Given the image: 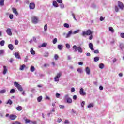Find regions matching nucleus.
I'll return each instance as SVG.
<instances>
[{"instance_id":"nucleus-41","label":"nucleus","mask_w":124,"mask_h":124,"mask_svg":"<svg viewBox=\"0 0 124 124\" xmlns=\"http://www.w3.org/2000/svg\"><path fill=\"white\" fill-rule=\"evenodd\" d=\"M10 93H15V89H11L10 91Z\"/></svg>"},{"instance_id":"nucleus-59","label":"nucleus","mask_w":124,"mask_h":124,"mask_svg":"<svg viewBox=\"0 0 124 124\" xmlns=\"http://www.w3.org/2000/svg\"><path fill=\"white\" fill-rule=\"evenodd\" d=\"M60 7H61V8H64V5H63V4H60Z\"/></svg>"},{"instance_id":"nucleus-27","label":"nucleus","mask_w":124,"mask_h":124,"mask_svg":"<svg viewBox=\"0 0 124 124\" xmlns=\"http://www.w3.org/2000/svg\"><path fill=\"white\" fill-rule=\"evenodd\" d=\"M30 52L32 55H35V51L33 50V48L31 49Z\"/></svg>"},{"instance_id":"nucleus-33","label":"nucleus","mask_w":124,"mask_h":124,"mask_svg":"<svg viewBox=\"0 0 124 124\" xmlns=\"http://www.w3.org/2000/svg\"><path fill=\"white\" fill-rule=\"evenodd\" d=\"M57 41H58V39H57V38H54L53 40V44H56Z\"/></svg>"},{"instance_id":"nucleus-50","label":"nucleus","mask_w":124,"mask_h":124,"mask_svg":"<svg viewBox=\"0 0 124 124\" xmlns=\"http://www.w3.org/2000/svg\"><path fill=\"white\" fill-rule=\"evenodd\" d=\"M9 18L10 19H13V15L12 14L9 15Z\"/></svg>"},{"instance_id":"nucleus-10","label":"nucleus","mask_w":124,"mask_h":124,"mask_svg":"<svg viewBox=\"0 0 124 124\" xmlns=\"http://www.w3.org/2000/svg\"><path fill=\"white\" fill-rule=\"evenodd\" d=\"M30 9H34L35 8V4L34 3H31L29 5Z\"/></svg>"},{"instance_id":"nucleus-42","label":"nucleus","mask_w":124,"mask_h":124,"mask_svg":"<svg viewBox=\"0 0 124 124\" xmlns=\"http://www.w3.org/2000/svg\"><path fill=\"white\" fill-rule=\"evenodd\" d=\"M66 47L67 49H70V45H69V44H66Z\"/></svg>"},{"instance_id":"nucleus-19","label":"nucleus","mask_w":124,"mask_h":124,"mask_svg":"<svg viewBox=\"0 0 124 124\" xmlns=\"http://www.w3.org/2000/svg\"><path fill=\"white\" fill-rule=\"evenodd\" d=\"M53 5L55 7H59V4H58V3H57V1H53Z\"/></svg>"},{"instance_id":"nucleus-28","label":"nucleus","mask_w":124,"mask_h":124,"mask_svg":"<svg viewBox=\"0 0 124 124\" xmlns=\"http://www.w3.org/2000/svg\"><path fill=\"white\" fill-rule=\"evenodd\" d=\"M98 61H99V57L97 56L94 58V62H98Z\"/></svg>"},{"instance_id":"nucleus-17","label":"nucleus","mask_w":124,"mask_h":124,"mask_svg":"<svg viewBox=\"0 0 124 124\" xmlns=\"http://www.w3.org/2000/svg\"><path fill=\"white\" fill-rule=\"evenodd\" d=\"M85 71L87 74H88V75H90V74H91V70L90 69V68H89V67H86Z\"/></svg>"},{"instance_id":"nucleus-62","label":"nucleus","mask_w":124,"mask_h":124,"mask_svg":"<svg viewBox=\"0 0 124 124\" xmlns=\"http://www.w3.org/2000/svg\"><path fill=\"white\" fill-rule=\"evenodd\" d=\"M103 20H104V18H103V17L101 16L100 17V21H103Z\"/></svg>"},{"instance_id":"nucleus-5","label":"nucleus","mask_w":124,"mask_h":124,"mask_svg":"<svg viewBox=\"0 0 124 124\" xmlns=\"http://www.w3.org/2000/svg\"><path fill=\"white\" fill-rule=\"evenodd\" d=\"M62 76V73H57V75L56 77L54 78V80L55 82H59V78Z\"/></svg>"},{"instance_id":"nucleus-58","label":"nucleus","mask_w":124,"mask_h":124,"mask_svg":"<svg viewBox=\"0 0 124 124\" xmlns=\"http://www.w3.org/2000/svg\"><path fill=\"white\" fill-rule=\"evenodd\" d=\"M94 54H98L99 53V51H98V50H95L94 51Z\"/></svg>"},{"instance_id":"nucleus-53","label":"nucleus","mask_w":124,"mask_h":124,"mask_svg":"<svg viewBox=\"0 0 124 124\" xmlns=\"http://www.w3.org/2000/svg\"><path fill=\"white\" fill-rule=\"evenodd\" d=\"M49 56V53L48 52H46L45 53V55H44V57H48Z\"/></svg>"},{"instance_id":"nucleus-54","label":"nucleus","mask_w":124,"mask_h":124,"mask_svg":"<svg viewBox=\"0 0 124 124\" xmlns=\"http://www.w3.org/2000/svg\"><path fill=\"white\" fill-rule=\"evenodd\" d=\"M58 3H62V0H56Z\"/></svg>"},{"instance_id":"nucleus-8","label":"nucleus","mask_w":124,"mask_h":124,"mask_svg":"<svg viewBox=\"0 0 124 124\" xmlns=\"http://www.w3.org/2000/svg\"><path fill=\"white\" fill-rule=\"evenodd\" d=\"M79 93H80V94L81 95H83V96L86 95V94H87V93H85V92L84 91V89H83V88H81V89H80Z\"/></svg>"},{"instance_id":"nucleus-31","label":"nucleus","mask_w":124,"mask_h":124,"mask_svg":"<svg viewBox=\"0 0 124 124\" xmlns=\"http://www.w3.org/2000/svg\"><path fill=\"white\" fill-rule=\"evenodd\" d=\"M12 124H22V123L19 121H16L13 122Z\"/></svg>"},{"instance_id":"nucleus-56","label":"nucleus","mask_w":124,"mask_h":124,"mask_svg":"<svg viewBox=\"0 0 124 124\" xmlns=\"http://www.w3.org/2000/svg\"><path fill=\"white\" fill-rule=\"evenodd\" d=\"M81 105L82 107H84L85 106V101H82V102L81 103Z\"/></svg>"},{"instance_id":"nucleus-11","label":"nucleus","mask_w":124,"mask_h":124,"mask_svg":"<svg viewBox=\"0 0 124 124\" xmlns=\"http://www.w3.org/2000/svg\"><path fill=\"white\" fill-rule=\"evenodd\" d=\"M6 32L8 35H12V32H11V29H10V28H8L7 29Z\"/></svg>"},{"instance_id":"nucleus-40","label":"nucleus","mask_w":124,"mask_h":124,"mask_svg":"<svg viewBox=\"0 0 124 124\" xmlns=\"http://www.w3.org/2000/svg\"><path fill=\"white\" fill-rule=\"evenodd\" d=\"M72 16L73 19H74V20H75V21H77L76 17H75V15L74 13L72 14Z\"/></svg>"},{"instance_id":"nucleus-23","label":"nucleus","mask_w":124,"mask_h":124,"mask_svg":"<svg viewBox=\"0 0 124 124\" xmlns=\"http://www.w3.org/2000/svg\"><path fill=\"white\" fill-rule=\"evenodd\" d=\"M0 5L1 6L4 5V0H0Z\"/></svg>"},{"instance_id":"nucleus-49","label":"nucleus","mask_w":124,"mask_h":124,"mask_svg":"<svg viewBox=\"0 0 124 124\" xmlns=\"http://www.w3.org/2000/svg\"><path fill=\"white\" fill-rule=\"evenodd\" d=\"M45 99H46L47 100H50V97H49V96H48V95H46Z\"/></svg>"},{"instance_id":"nucleus-32","label":"nucleus","mask_w":124,"mask_h":124,"mask_svg":"<svg viewBox=\"0 0 124 124\" xmlns=\"http://www.w3.org/2000/svg\"><path fill=\"white\" fill-rule=\"evenodd\" d=\"M6 103V104H9L10 105H11V104H12V101H11L10 99H9L8 102Z\"/></svg>"},{"instance_id":"nucleus-9","label":"nucleus","mask_w":124,"mask_h":124,"mask_svg":"<svg viewBox=\"0 0 124 124\" xmlns=\"http://www.w3.org/2000/svg\"><path fill=\"white\" fill-rule=\"evenodd\" d=\"M68 95L65 96V98L66 99L67 103H71L72 102V99L70 98H68Z\"/></svg>"},{"instance_id":"nucleus-2","label":"nucleus","mask_w":124,"mask_h":124,"mask_svg":"<svg viewBox=\"0 0 124 124\" xmlns=\"http://www.w3.org/2000/svg\"><path fill=\"white\" fill-rule=\"evenodd\" d=\"M14 86L16 87L18 89V91H20V92H23V88L22 87V86L20 85V84L18 83L17 82L15 81L14 82Z\"/></svg>"},{"instance_id":"nucleus-55","label":"nucleus","mask_w":124,"mask_h":124,"mask_svg":"<svg viewBox=\"0 0 124 124\" xmlns=\"http://www.w3.org/2000/svg\"><path fill=\"white\" fill-rule=\"evenodd\" d=\"M120 36L122 37V38H124V33H121L120 34Z\"/></svg>"},{"instance_id":"nucleus-25","label":"nucleus","mask_w":124,"mask_h":124,"mask_svg":"<svg viewBox=\"0 0 124 124\" xmlns=\"http://www.w3.org/2000/svg\"><path fill=\"white\" fill-rule=\"evenodd\" d=\"M41 100H42V96H40L37 98L38 102H41Z\"/></svg>"},{"instance_id":"nucleus-21","label":"nucleus","mask_w":124,"mask_h":124,"mask_svg":"<svg viewBox=\"0 0 124 124\" xmlns=\"http://www.w3.org/2000/svg\"><path fill=\"white\" fill-rule=\"evenodd\" d=\"M16 110L17 111H22L23 110V108H22V106H19L16 107Z\"/></svg>"},{"instance_id":"nucleus-51","label":"nucleus","mask_w":124,"mask_h":124,"mask_svg":"<svg viewBox=\"0 0 124 124\" xmlns=\"http://www.w3.org/2000/svg\"><path fill=\"white\" fill-rule=\"evenodd\" d=\"M71 92L73 93V92H75V88L74 87L71 88Z\"/></svg>"},{"instance_id":"nucleus-13","label":"nucleus","mask_w":124,"mask_h":124,"mask_svg":"<svg viewBox=\"0 0 124 124\" xmlns=\"http://www.w3.org/2000/svg\"><path fill=\"white\" fill-rule=\"evenodd\" d=\"M7 71H8L7 67H6V66H4L3 74H4V75H5V74H6V73L7 72Z\"/></svg>"},{"instance_id":"nucleus-38","label":"nucleus","mask_w":124,"mask_h":124,"mask_svg":"<svg viewBox=\"0 0 124 124\" xmlns=\"http://www.w3.org/2000/svg\"><path fill=\"white\" fill-rule=\"evenodd\" d=\"M64 27L65 28H69V24H68L67 23H64Z\"/></svg>"},{"instance_id":"nucleus-29","label":"nucleus","mask_w":124,"mask_h":124,"mask_svg":"<svg viewBox=\"0 0 124 124\" xmlns=\"http://www.w3.org/2000/svg\"><path fill=\"white\" fill-rule=\"evenodd\" d=\"M47 30H48V25L45 24V25L44 26L45 31H47Z\"/></svg>"},{"instance_id":"nucleus-57","label":"nucleus","mask_w":124,"mask_h":124,"mask_svg":"<svg viewBox=\"0 0 124 124\" xmlns=\"http://www.w3.org/2000/svg\"><path fill=\"white\" fill-rule=\"evenodd\" d=\"M73 99H74V100H76V99H77V96H76V95H74Z\"/></svg>"},{"instance_id":"nucleus-39","label":"nucleus","mask_w":124,"mask_h":124,"mask_svg":"<svg viewBox=\"0 0 124 124\" xmlns=\"http://www.w3.org/2000/svg\"><path fill=\"white\" fill-rule=\"evenodd\" d=\"M54 58L56 60V61H57L58 59H59V55H58V54H55L54 55Z\"/></svg>"},{"instance_id":"nucleus-12","label":"nucleus","mask_w":124,"mask_h":124,"mask_svg":"<svg viewBox=\"0 0 124 124\" xmlns=\"http://www.w3.org/2000/svg\"><path fill=\"white\" fill-rule=\"evenodd\" d=\"M15 57L16 59H20V60L21 59V56H20V54H19V53H18V52H15Z\"/></svg>"},{"instance_id":"nucleus-30","label":"nucleus","mask_w":124,"mask_h":124,"mask_svg":"<svg viewBox=\"0 0 124 124\" xmlns=\"http://www.w3.org/2000/svg\"><path fill=\"white\" fill-rule=\"evenodd\" d=\"M6 93V90L5 89H3L0 91V94L4 93Z\"/></svg>"},{"instance_id":"nucleus-26","label":"nucleus","mask_w":124,"mask_h":124,"mask_svg":"<svg viewBox=\"0 0 124 124\" xmlns=\"http://www.w3.org/2000/svg\"><path fill=\"white\" fill-rule=\"evenodd\" d=\"M25 67H26V65L25 64H23L22 65H21L20 67V70H24Z\"/></svg>"},{"instance_id":"nucleus-47","label":"nucleus","mask_w":124,"mask_h":124,"mask_svg":"<svg viewBox=\"0 0 124 124\" xmlns=\"http://www.w3.org/2000/svg\"><path fill=\"white\" fill-rule=\"evenodd\" d=\"M77 71H78V72H79V73H81L82 72V69L78 68L77 69Z\"/></svg>"},{"instance_id":"nucleus-43","label":"nucleus","mask_w":124,"mask_h":124,"mask_svg":"<svg viewBox=\"0 0 124 124\" xmlns=\"http://www.w3.org/2000/svg\"><path fill=\"white\" fill-rule=\"evenodd\" d=\"M25 121L26 124H27V123H31V120H30V119H26Z\"/></svg>"},{"instance_id":"nucleus-24","label":"nucleus","mask_w":124,"mask_h":124,"mask_svg":"<svg viewBox=\"0 0 124 124\" xmlns=\"http://www.w3.org/2000/svg\"><path fill=\"white\" fill-rule=\"evenodd\" d=\"M99 68H100L101 69H103V68H104V64H103V63H100L99 65Z\"/></svg>"},{"instance_id":"nucleus-63","label":"nucleus","mask_w":124,"mask_h":124,"mask_svg":"<svg viewBox=\"0 0 124 124\" xmlns=\"http://www.w3.org/2000/svg\"><path fill=\"white\" fill-rule=\"evenodd\" d=\"M120 47L121 49H123V48H124V45L120 44Z\"/></svg>"},{"instance_id":"nucleus-52","label":"nucleus","mask_w":124,"mask_h":124,"mask_svg":"<svg viewBox=\"0 0 124 124\" xmlns=\"http://www.w3.org/2000/svg\"><path fill=\"white\" fill-rule=\"evenodd\" d=\"M13 61H14L13 58H11L9 60V62H10V63H12V62H13Z\"/></svg>"},{"instance_id":"nucleus-20","label":"nucleus","mask_w":124,"mask_h":124,"mask_svg":"<svg viewBox=\"0 0 124 124\" xmlns=\"http://www.w3.org/2000/svg\"><path fill=\"white\" fill-rule=\"evenodd\" d=\"M46 46H47V43H43L42 45L39 46V47L41 48V47H46Z\"/></svg>"},{"instance_id":"nucleus-35","label":"nucleus","mask_w":124,"mask_h":124,"mask_svg":"<svg viewBox=\"0 0 124 124\" xmlns=\"http://www.w3.org/2000/svg\"><path fill=\"white\" fill-rule=\"evenodd\" d=\"M4 43H5L4 40H2L0 42V44L1 46H4Z\"/></svg>"},{"instance_id":"nucleus-22","label":"nucleus","mask_w":124,"mask_h":124,"mask_svg":"<svg viewBox=\"0 0 124 124\" xmlns=\"http://www.w3.org/2000/svg\"><path fill=\"white\" fill-rule=\"evenodd\" d=\"M108 29H109V31H111V32H112V33L113 32H114L115 30H114V28H113V27H110L108 28Z\"/></svg>"},{"instance_id":"nucleus-1","label":"nucleus","mask_w":124,"mask_h":124,"mask_svg":"<svg viewBox=\"0 0 124 124\" xmlns=\"http://www.w3.org/2000/svg\"><path fill=\"white\" fill-rule=\"evenodd\" d=\"M73 49L74 50V52H77V51H78L79 53H83V49L82 48L79 47H77V45H74L73 46Z\"/></svg>"},{"instance_id":"nucleus-16","label":"nucleus","mask_w":124,"mask_h":124,"mask_svg":"<svg viewBox=\"0 0 124 124\" xmlns=\"http://www.w3.org/2000/svg\"><path fill=\"white\" fill-rule=\"evenodd\" d=\"M71 34H72V31L70 30L69 31L68 33L67 34L66 38H68L71 36Z\"/></svg>"},{"instance_id":"nucleus-36","label":"nucleus","mask_w":124,"mask_h":124,"mask_svg":"<svg viewBox=\"0 0 124 124\" xmlns=\"http://www.w3.org/2000/svg\"><path fill=\"white\" fill-rule=\"evenodd\" d=\"M58 48L59 50H62V46L61 45H58Z\"/></svg>"},{"instance_id":"nucleus-48","label":"nucleus","mask_w":124,"mask_h":124,"mask_svg":"<svg viewBox=\"0 0 124 124\" xmlns=\"http://www.w3.org/2000/svg\"><path fill=\"white\" fill-rule=\"evenodd\" d=\"M59 107L61 109H63L64 108V105H59Z\"/></svg>"},{"instance_id":"nucleus-7","label":"nucleus","mask_w":124,"mask_h":124,"mask_svg":"<svg viewBox=\"0 0 124 124\" xmlns=\"http://www.w3.org/2000/svg\"><path fill=\"white\" fill-rule=\"evenodd\" d=\"M9 119H11V121H14V120L17 119V116L15 114H11L9 116Z\"/></svg>"},{"instance_id":"nucleus-61","label":"nucleus","mask_w":124,"mask_h":124,"mask_svg":"<svg viewBox=\"0 0 124 124\" xmlns=\"http://www.w3.org/2000/svg\"><path fill=\"white\" fill-rule=\"evenodd\" d=\"M99 89L100 91H102V90H103V87L102 86H100Z\"/></svg>"},{"instance_id":"nucleus-18","label":"nucleus","mask_w":124,"mask_h":124,"mask_svg":"<svg viewBox=\"0 0 124 124\" xmlns=\"http://www.w3.org/2000/svg\"><path fill=\"white\" fill-rule=\"evenodd\" d=\"M89 46L90 49H91L92 51H93V50H94V49H93V44L92 43H90L89 44Z\"/></svg>"},{"instance_id":"nucleus-46","label":"nucleus","mask_w":124,"mask_h":124,"mask_svg":"<svg viewBox=\"0 0 124 124\" xmlns=\"http://www.w3.org/2000/svg\"><path fill=\"white\" fill-rule=\"evenodd\" d=\"M93 104H90L88 106V108H91V107H93Z\"/></svg>"},{"instance_id":"nucleus-64","label":"nucleus","mask_w":124,"mask_h":124,"mask_svg":"<svg viewBox=\"0 0 124 124\" xmlns=\"http://www.w3.org/2000/svg\"><path fill=\"white\" fill-rule=\"evenodd\" d=\"M57 121H58V123H61L62 122V119L58 118Z\"/></svg>"},{"instance_id":"nucleus-60","label":"nucleus","mask_w":124,"mask_h":124,"mask_svg":"<svg viewBox=\"0 0 124 124\" xmlns=\"http://www.w3.org/2000/svg\"><path fill=\"white\" fill-rule=\"evenodd\" d=\"M3 53H4V51L1 50H0V55H2V54H3Z\"/></svg>"},{"instance_id":"nucleus-3","label":"nucleus","mask_w":124,"mask_h":124,"mask_svg":"<svg viewBox=\"0 0 124 124\" xmlns=\"http://www.w3.org/2000/svg\"><path fill=\"white\" fill-rule=\"evenodd\" d=\"M32 23L33 24H37L38 23V17L36 16H33L31 17Z\"/></svg>"},{"instance_id":"nucleus-15","label":"nucleus","mask_w":124,"mask_h":124,"mask_svg":"<svg viewBox=\"0 0 124 124\" xmlns=\"http://www.w3.org/2000/svg\"><path fill=\"white\" fill-rule=\"evenodd\" d=\"M8 47L9 48V49L10 50H11V51H13L14 49V47L13 46V45L10 44H9L8 46Z\"/></svg>"},{"instance_id":"nucleus-37","label":"nucleus","mask_w":124,"mask_h":124,"mask_svg":"<svg viewBox=\"0 0 124 124\" xmlns=\"http://www.w3.org/2000/svg\"><path fill=\"white\" fill-rule=\"evenodd\" d=\"M115 11L116 12H119V8L117 6H115Z\"/></svg>"},{"instance_id":"nucleus-45","label":"nucleus","mask_w":124,"mask_h":124,"mask_svg":"<svg viewBox=\"0 0 124 124\" xmlns=\"http://www.w3.org/2000/svg\"><path fill=\"white\" fill-rule=\"evenodd\" d=\"M56 96L57 98H60V96H61V94H60L59 93H57L56 94Z\"/></svg>"},{"instance_id":"nucleus-6","label":"nucleus","mask_w":124,"mask_h":124,"mask_svg":"<svg viewBox=\"0 0 124 124\" xmlns=\"http://www.w3.org/2000/svg\"><path fill=\"white\" fill-rule=\"evenodd\" d=\"M118 6L122 10H123V9L124 8V3L120 1H118Z\"/></svg>"},{"instance_id":"nucleus-14","label":"nucleus","mask_w":124,"mask_h":124,"mask_svg":"<svg viewBox=\"0 0 124 124\" xmlns=\"http://www.w3.org/2000/svg\"><path fill=\"white\" fill-rule=\"evenodd\" d=\"M13 12L15 14V15H18L19 14L18 13V11H17V9L15 8H12Z\"/></svg>"},{"instance_id":"nucleus-34","label":"nucleus","mask_w":124,"mask_h":124,"mask_svg":"<svg viewBox=\"0 0 124 124\" xmlns=\"http://www.w3.org/2000/svg\"><path fill=\"white\" fill-rule=\"evenodd\" d=\"M30 70L31 72H33V71H34L35 70V68L33 66H31V68H30Z\"/></svg>"},{"instance_id":"nucleus-4","label":"nucleus","mask_w":124,"mask_h":124,"mask_svg":"<svg viewBox=\"0 0 124 124\" xmlns=\"http://www.w3.org/2000/svg\"><path fill=\"white\" fill-rule=\"evenodd\" d=\"M92 31L91 30H88L86 32H83L82 33V35L85 36V35H91L92 34Z\"/></svg>"},{"instance_id":"nucleus-44","label":"nucleus","mask_w":124,"mask_h":124,"mask_svg":"<svg viewBox=\"0 0 124 124\" xmlns=\"http://www.w3.org/2000/svg\"><path fill=\"white\" fill-rule=\"evenodd\" d=\"M15 44L16 45H18V44H19V41H18V40H16L15 41Z\"/></svg>"}]
</instances>
